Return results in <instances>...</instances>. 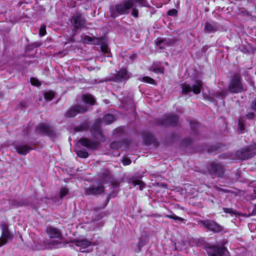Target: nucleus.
<instances>
[{
    "label": "nucleus",
    "mask_w": 256,
    "mask_h": 256,
    "mask_svg": "<svg viewBox=\"0 0 256 256\" xmlns=\"http://www.w3.org/2000/svg\"><path fill=\"white\" fill-rule=\"evenodd\" d=\"M243 90L244 85L241 76L238 74H235L229 82L228 90H222L220 92H214L212 95L218 98H224L228 94V92L232 94H238Z\"/></svg>",
    "instance_id": "obj_1"
},
{
    "label": "nucleus",
    "mask_w": 256,
    "mask_h": 256,
    "mask_svg": "<svg viewBox=\"0 0 256 256\" xmlns=\"http://www.w3.org/2000/svg\"><path fill=\"white\" fill-rule=\"evenodd\" d=\"M134 6H146V0H127L116 4L114 8L111 10V16L116 17L118 15L128 14L131 8Z\"/></svg>",
    "instance_id": "obj_2"
},
{
    "label": "nucleus",
    "mask_w": 256,
    "mask_h": 256,
    "mask_svg": "<svg viewBox=\"0 0 256 256\" xmlns=\"http://www.w3.org/2000/svg\"><path fill=\"white\" fill-rule=\"evenodd\" d=\"M256 154V144L242 148L236 152V156L240 160H245L252 157Z\"/></svg>",
    "instance_id": "obj_3"
},
{
    "label": "nucleus",
    "mask_w": 256,
    "mask_h": 256,
    "mask_svg": "<svg viewBox=\"0 0 256 256\" xmlns=\"http://www.w3.org/2000/svg\"><path fill=\"white\" fill-rule=\"evenodd\" d=\"M130 76L126 68H121L116 74H112L108 78V80L114 82H121L127 80Z\"/></svg>",
    "instance_id": "obj_4"
},
{
    "label": "nucleus",
    "mask_w": 256,
    "mask_h": 256,
    "mask_svg": "<svg viewBox=\"0 0 256 256\" xmlns=\"http://www.w3.org/2000/svg\"><path fill=\"white\" fill-rule=\"evenodd\" d=\"M36 130L38 134H46L52 138L56 136L54 128L48 124H40L36 126Z\"/></svg>",
    "instance_id": "obj_5"
},
{
    "label": "nucleus",
    "mask_w": 256,
    "mask_h": 256,
    "mask_svg": "<svg viewBox=\"0 0 256 256\" xmlns=\"http://www.w3.org/2000/svg\"><path fill=\"white\" fill-rule=\"evenodd\" d=\"M202 86V82L199 80H196L192 87L188 84H182V92L187 94L192 91L194 94H198L200 92Z\"/></svg>",
    "instance_id": "obj_6"
},
{
    "label": "nucleus",
    "mask_w": 256,
    "mask_h": 256,
    "mask_svg": "<svg viewBox=\"0 0 256 256\" xmlns=\"http://www.w3.org/2000/svg\"><path fill=\"white\" fill-rule=\"evenodd\" d=\"M88 110V108L85 106L76 105L70 108L65 113L66 118L75 116L78 114H82Z\"/></svg>",
    "instance_id": "obj_7"
},
{
    "label": "nucleus",
    "mask_w": 256,
    "mask_h": 256,
    "mask_svg": "<svg viewBox=\"0 0 256 256\" xmlns=\"http://www.w3.org/2000/svg\"><path fill=\"white\" fill-rule=\"evenodd\" d=\"M178 122L177 115L169 114L164 115L163 118L159 121V124L162 126H176Z\"/></svg>",
    "instance_id": "obj_8"
},
{
    "label": "nucleus",
    "mask_w": 256,
    "mask_h": 256,
    "mask_svg": "<svg viewBox=\"0 0 256 256\" xmlns=\"http://www.w3.org/2000/svg\"><path fill=\"white\" fill-rule=\"evenodd\" d=\"M91 132L93 136L98 140H104V136L100 129V119L97 120L93 124L91 128Z\"/></svg>",
    "instance_id": "obj_9"
},
{
    "label": "nucleus",
    "mask_w": 256,
    "mask_h": 256,
    "mask_svg": "<svg viewBox=\"0 0 256 256\" xmlns=\"http://www.w3.org/2000/svg\"><path fill=\"white\" fill-rule=\"evenodd\" d=\"M206 252L208 256H224L228 252L224 248H219L215 246L207 248Z\"/></svg>",
    "instance_id": "obj_10"
},
{
    "label": "nucleus",
    "mask_w": 256,
    "mask_h": 256,
    "mask_svg": "<svg viewBox=\"0 0 256 256\" xmlns=\"http://www.w3.org/2000/svg\"><path fill=\"white\" fill-rule=\"evenodd\" d=\"M12 237V234L8 230V226L3 224L2 236L0 238V247L11 240Z\"/></svg>",
    "instance_id": "obj_11"
},
{
    "label": "nucleus",
    "mask_w": 256,
    "mask_h": 256,
    "mask_svg": "<svg viewBox=\"0 0 256 256\" xmlns=\"http://www.w3.org/2000/svg\"><path fill=\"white\" fill-rule=\"evenodd\" d=\"M78 142L83 146L92 150L98 148L100 146L99 142L92 141L86 138H82L80 139Z\"/></svg>",
    "instance_id": "obj_12"
},
{
    "label": "nucleus",
    "mask_w": 256,
    "mask_h": 256,
    "mask_svg": "<svg viewBox=\"0 0 256 256\" xmlns=\"http://www.w3.org/2000/svg\"><path fill=\"white\" fill-rule=\"evenodd\" d=\"M210 172L218 177L222 176L224 174L223 166L220 163L213 162L210 164Z\"/></svg>",
    "instance_id": "obj_13"
},
{
    "label": "nucleus",
    "mask_w": 256,
    "mask_h": 256,
    "mask_svg": "<svg viewBox=\"0 0 256 256\" xmlns=\"http://www.w3.org/2000/svg\"><path fill=\"white\" fill-rule=\"evenodd\" d=\"M71 22L74 28L78 29L85 26L86 20L80 14L74 16L71 19Z\"/></svg>",
    "instance_id": "obj_14"
},
{
    "label": "nucleus",
    "mask_w": 256,
    "mask_h": 256,
    "mask_svg": "<svg viewBox=\"0 0 256 256\" xmlns=\"http://www.w3.org/2000/svg\"><path fill=\"white\" fill-rule=\"evenodd\" d=\"M203 225L206 228L215 232H218L222 230V227L214 221L205 220L203 222Z\"/></svg>",
    "instance_id": "obj_15"
},
{
    "label": "nucleus",
    "mask_w": 256,
    "mask_h": 256,
    "mask_svg": "<svg viewBox=\"0 0 256 256\" xmlns=\"http://www.w3.org/2000/svg\"><path fill=\"white\" fill-rule=\"evenodd\" d=\"M14 148L18 153L22 155L26 154L30 150H32V148L30 146L22 144H16L14 145Z\"/></svg>",
    "instance_id": "obj_16"
},
{
    "label": "nucleus",
    "mask_w": 256,
    "mask_h": 256,
    "mask_svg": "<svg viewBox=\"0 0 256 256\" xmlns=\"http://www.w3.org/2000/svg\"><path fill=\"white\" fill-rule=\"evenodd\" d=\"M104 188L102 186H92L85 190V194L86 195H96L103 192Z\"/></svg>",
    "instance_id": "obj_17"
},
{
    "label": "nucleus",
    "mask_w": 256,
    "mask_h": 256,
    "mask_svg": "<svg viewBox=\"0 0 256 256\" xmlns=\"http://www.w3.org/2000/svg\"><path fill=\"white\" fill-rule=\"evenodd\" d=\"M46 232L50 238H60L62 236L60 232L56 228L54 227H48Z\"/></svg>",
    "instance_id": "obj_18"
},
{
    "label": "nucleus",
    "mask_w": 256,
    "mask_h": 256,
    "mask_svg": "<svg viewBox=\"0 0 256 256\" xmlns=\"http://www.w3.org/2000/svg\"><path fill=\"white\" fill-rule=\"evenodd\" d=\"M72 242L77 246L85 248H88L91 244V242L85 239L82 240H74Z\"/></svg>",
    "instance_id": "obj_19"
},
{
    "label": "nucleus",
    "mask_w": 256,
    "mask_h": 256,
    "mask_svg": "<svg viewBox=\"0 0 256 256\" xmlns=\"http://www.w3.org/2000/svg\"><path fill=\"white\" fill-rule=\"evenodd\" d=\"M217 26L214 22L212 23L207 22L205 24L204 30L206 32H212L216 31Z\"/></svg>",
    "instance_id": "obj_20"
},
{
    "label": "nucleus",
    "mask_w": 256,
    "mask_h": 256,
    "mask_svg": "<svg viewBox=\"0 0 256 256\" xmlns=\"http://www.w3.org/2000/svg\"><path fill=\"white\" fill-rule=\"evenodd\" d=\"M101 180L102 182H106L112 178V174L108 170H104L100 173Z\"/></svg>",
    "instance_id": "obj_21"
},
{
    "label": "nucleus",
    "mask_w": 256,
    "mask_h": 256,
    "mask_svg": "<svg viewBox=\"0 0 256 256\" xmlns=\"http://www.w3.org/2000/svg\"><path fill=\"white\" fill-rule=\"evenodd\" d=\"M82 99L84 102L92 105L94 104L95 102L92 96L88 94H84Z\"/></svg>",
    "instance_id": "obj_22"
},
{
    "label": "nucleus",
    "mask_w": 256,
    "mask_h": 256,
    "mask_svg": "<svg viewBox=\"0 0 256 256\" xmlns=\"http://www.w3.org/2000/svg\"><path fill=\"white\" fill-rule=\"evenodd\" d=\"M156 44L160 49H164L165 48L166 46H168V42L166 39H158L156 41Z\"/></svg>",
    "instance_id": "obj_23"
},
{
    "label": "nucleus",
    "mask_w": 256,
    "mask_h": 256,
    "mask_svg": "<svg viewBox=\"0 0 256 256\" xmlns=\"http://www.w3.org/2000/svg\"><path fill=\"white\" fill-rule=\"evenodd\" d=\"M114 120L115 118L114 116L110 114H106L103 119L104 122L106 124H111L112 122H114Z\"/></svg>",
    "instance_id": "obj_24"
},
{
    "label": "nucleus",
    "mask_w": 256,
    "mask_h": 256,
    "mask_svg": "<svg viewBox=\"0 0 256 256\" xmlns=\"http://www.w3.org/2000/svg\"><path fill=\"white\" fill-rule=\"evenodd\" d=\"M76 152L78 156L82 158H86L88 156V153L84 149L76 150Z\"/></svg>",
    "instance_id": "obj_25"
},
{
    "label": "nucleus",
    "mask_w": 256,
    "mask_h": 256,
    "mask_svg": "<svg viewBox=\"0 0 256 256\" xmlns=\"http://www.w3.org/2000/svg\"><path fill=\"white\" fill-rule=\"evenodd\" d=\"M142 138L146 144H150L153 140L152 136L150 133H144L142 134Z\"/></svg>",
    "instance_id": "obj_26"
},
{
    "label": "nucleus",
    "mask_w": 256,
    "mask_h": 256,
    "mask_svg": "<svg viewBox=\"0 0 256 256\" xmlns=\"http://www.w3.org/2000/svg\"><path fill=\"white\" fill-rule=\"evenodd\" d=\"M132 182L134 186H138V188L140 190L145 188V184L144 182L139 180H134Z\"/></svg>",
    "instance_id": "obj_27"
},
{
    "label": "nucleus",
    "mask_w": 256,
    "mask_h": 256,
    "mask_svg": "<svg viewBox=\"0 0 256 256\" xmlns=\"http://www.w3.org/2000/svg\"><path fill=\"white\" fill-rule=\"evenodd\" d=\"M223 210L224 212L230 214L231 216L239 215V213L232 208H224Z\"/></svg>",
    "instance_id": "obj_28"
},
{
    "label": "nucleus",
    "mask_w": 256,
    "mask_h": 256,
    "mask_svg": "<svg viewBox=\"0 0 256 256\" xmlns=\"http://www.w3.org/2000/svg\"><path fill=\"white\" fill-rule=\"evenodd\" d=\"M54 96V94L53 92H47L44 94V97L46 100L50 101L52 100Z\"/></svg>",
    "instance_id": "obj_29"
},
{
    "label": "nucleus",
    "mask_w": 256,
    "mask_h": 256,
    "mask_svg": "<svg viewBox=\"0 0 256 256\" xmlns=\"http://www.w3.org/2000/svg\"><path fill=\"white\" fill-rule=\"evenodd\" d=\"M142 80L144 82L148 83L150 84H156L154 80V79H152V78H150L148 76H144L142 78Z\"/></svg>",
    "instance_id": "obj_30"
},
{
    "label": "nucleus",
    "mask_w": 256,
    "mask_h": 256,
    "mask_svg": "<svg viewBox=\"0 0 256 256\" xmlns=\"http://www.w3.org/2000/svg\"><path fill=\"white\" fill-rule=\"evenodd\" d=\"M110 146L112 149H118L121 147V142H114L110 144Z\"/></svg>",
    "instance_id": "obj_31"
},
{
    "label": "nucleus",
    "mask_w": 256,
    "mask_h": 256,
    "mask_svg": "<svg viewBox=\"0 0 256 256\" xmlns=\"http://www.w3.org/2000/svg\"><path fill=\"white\" fill-rule=\"evenodd\" d=\"M166 218L174 220H178V221H183L184 219L182 218H181L177 216H176L174 214H170V215H166Z\"/></svg>",
    "instance_id": "obj_32"
},
{
    "label": "nucleus",
    "mask_w": 256,
    "mask_h": 256,
    "mask_svg": "<svg viewBox=\"0 0 256 256\" xmlns=\"http://www.w3.org/2000/svg\"><path fill=\"white\" fill-rule=\"evenodd\" d=\"M82 40L84 43L92 44L94 42V39L92 37L86 36L84 37Z\"/></svg>",
    "instance_id": "obj_33"
},
{
    "label": "nucleus",
    "mask_w": 256,
    "mask_h": 256,
    "mask_svg": "<svg viewBox=\"0 0 256 256\" xmlns=\"http://www.w3.org/2000/svg\"><path fill=\"white\" fill-rule=\"evenodd\" d=\"M238 128L240 132L242 133L244 130V120L242 118L238 120Z\"/></svg>",
    "instance_id": "obj_34"
},
{
    "label": "nucleus",
    "mask_w": 256,
    "mask_h": 256,
    "mask_svg": "<svg viewBox=\"0 0 256 256\" xmlns=\"http://www.w3.org/2000/svg\"><path fill=\"white\" fill-rule=\"evenodd\" d=\"M199 126V124L196 122H191L190 123V128L194 132L196 131Z\"/></svg>",
    "instance_id": "obj_35"
},
{
    "label": "nucleus",
    "mask_w": 256,
    "mask_h": 256,
    "mask_svg": "<svg viewBox=\"0 0 256 256\" xmlns=\"http://www.w3.org/2000/svg\"><path fill=\"white\" fill-rule=\"evenodd\" d=\"M87 128V126L86 124H82L80 126H76L74 128V130L76 132H82L86 130Z\"/></svg>",
    "instance_id": "obj_36"
},
{
    "label": "nucleus",
    "mask_w": 256,
    "mask_h": 256,
    "mask_svg": "<svg viewBox=\"0 0 256 256\" xmlns=\"http://www.w3.org/2000/svg\"><path fill=\"white\" fill-rule=\"evenodd\" d=\"M68 190L66 188H64L61 189L60 191V198H64L66 194H68Z\"/></svg>",
    "instance_id": "obj_37"
},
{
    "label": "nucleus",
    "mask_w": 256,
    "mask_h": 256,
    "mask_svg": "<svg viewBox=\"0 0 256 256\" xmlns=\"http://www.w3.org/2000/svg\"><path fill=\"white\" fill-rule=\"evenodd\" d=\"M39 34L40 36H44L46 34V26L42 25L40 26L39 30Z\"/></svg>",
    "instance_id": "obj_38"
},
{
    "label": "nucleus",
    "mask_w": 256,
    "mask_h": 256,
    "mask_svg": "<svg viewBox=\"0 0 256 256\" xmlns=\"http://www.w3.org/2000/svg\"><path fill=\"white\" fill-rule=\"evenodd\" d=\"M30 82L32 85L38 86L40 85V82L38 81V80L35 78H31Z\"/></svg>",
    "instance_id": "obj_39"
},
{
    "label": "nucleus",
    "mask_w": 256,
    "mask_h": 256,
    "mask_svg": "<svg viewBox=\"0 0 256 256\" xmlns=\"http://www.w3.org/2000/svg\"><path fill=\"white\" fill-rule=\"evenodd\" d=\"M137 6H134L133 8H132V15L135 18L138 16V10L136 9Z\"/></svg>",
    "instance_id": "obj_40"
},
{
    "label": "nucleus",
    "mask_w": 256,
    "mask_h": 256,
    "mask_svg": "<svg viewBox=\"0 0 256 256\" xmlns=\"http://www.w3.org/2000/svg\"><path fill=\"white\" fill-rule=\"evenodd\" d=\"M152 70L157 74H163L164 72V69L162 68H154Z\"/></svg>",
    "instance_id": "obj_41"
},
{
    "label": "nucleus",
    "mask_w": 256,
    "mask_h": 256,
    "mask_svg": "<svg viewBox=\"0 0 256 256\" xmlns=\"http://www.w3.org/2000/svg\"><path fill=\"white\" fill-rule=\"evenodd\" d=\"M178 12L176 9H172L168 12V14L171 16H176Z\"/></svg>",
    "instance_id": "obj_42"
},
{
    "label": "nucleus",
    "mask_w": 256,
    "mask_h": 256,
    "mask_svg": "<svg viewBox=\"0 0 256 256\" xmlns=\"http://www.w3.org/2000/svg\"><path fill=\"white\" fill-rule=\"evenodd\" d=\"M132 161L128 158H124L122 160V162L124 166H128L131 164Z\"/></svg>",
    "instance_id": "obj_43"
},
{
    "label": "nucleus",
    "mask_w": 256,
    "mask_h": 256,
    "mask_svg": "<svg viewBox=\"0 0 256 256\" xmlns=\"http://www.w3.org/2000/svg\"><path fill=\"white\" fill-rule=\"evenodd\" d=\"M101 50L104 53H108L109 49L108 46L106 44H103L101 46Z\"/></svg>",
    "instance_id": "obj_44"
},
{
    "label": "nucleus",
    "mask_w": 256,
    "mask_h": 256,
    "mask_svg": "<svg viewBox=\"0 0 256 256\" xmlns=\"http://www.w3.org/2000/svg\"><path fill=\"white\" fill-rule=\"evenodd\" d=\"M192 140L190 138H186L183 140L182 144L184 146H187L190 144L192 142Z\"/></svg>",
    "instance_id": "obj_45"
},
{
    "label": "nucleus",
    "mask_w": 256,
    "mask_h": 256,
    "mask_svg": "<svg viewBox=\"0 0 256 256\" xmlns=\"http://www.w3.org/2000/svg\"><path fill=\"white\" fill-rule=\"evenodd\" d=\"M254 116V114L253 112H249L246 114V117L248 119H252Z\"/></svg>",
    "instance_id": "obj_46"
},
{
    "label": "nucleus",
    "mask_w": 256,
    "mask_h": 256,
    "mask_svg": "<svg viewBox=\"0 0 256 256\" xmlns=\"http://www.w3.org/2000/svg\"><path fill=\"white\" fill-rule=\"evenodd\" d=\"M50 243L52 244V246H56L58 244H60L57 240H51Z\"/></svg>",
    "instance_id": "obj_47"
},
{
    "label": "nucleus",
    "mask_w": 256,
    "mask_h": 256,
    "mask_svg": "<svg viewBox=\"0 0 256 256\" xmlns=\"http://www.w3.org/2000/svg\"><path fill=\"white\" fill-rule=\"evenodd\" d=\"M252 108L254 110H256V100L252 103Z\"/></svg>",
    "instance_id": "obj_48"
},
{
    "label": "nucleus",
    "mask_w": 256,
    "mask_h": 256,
    "mask_svg": "<svg viewBox=\"0 0 256 256\" xmlns=\"http://www.w3.org/2000/svg\"><path fill=\"white\" fill-rule=\"evenodd\" d=\"M28 128H24V132L22 134V135L25 136L26 134L28 133Z\"/></svg>",
    "instance_id": "obj_49"
},
{
    "label": "nucleus",
    "mask_w": 256,
    "mask_h": 256,
    "mask_svg": "<svg viewBox=\"0 0 256 256\" xmlns=\"http://www.w3.org/2000/svg\"><path fill=\"white\" fill-rule=\"evenodd\" d=\"M216 189L219 190H222V191H223L224 192H228V190H223V189H222V188H218L216 187Z\"/></svg>",
    "instance_id": "obj_50"
},
{
    "label": "nucleus",
    "mask_w": 256,
    "mask_h": 256,
    "mask_svg": "<svg viewBox=\"0 0 256 256\" xmlns=\"http://www.w3.org/2000/svg\"><path fill=\"white\" fill-rule=\"evenodd\" d=\"M144 245V244H142V242L141 241H140L138 244V246L139 247H142Z\"/></svg>",
    "instance_id": "obj_51"
},
{
    "label": "nucleus",
    "mask_w": 256,
    "mask_h": 256,
    "mask_svg": "<svg viewBox=\"0 0 256 256\" xmlns=\"http://www.w3.org/2000/svg\"><path fill=\"white\" fill-rule=\"evenodd\" d=\"M135 57H136L135 54H133V55L131 56L130 58L132 59V61L135 58Z\"/></svg>",
    "instance_id": "obj_52"
},
{
    "label": "nucleus",
    "mask_w": 256,
    "mask_h": 256,
    "mask_svg": "<svg viewBox=\"0 0 256 256\" xmlns=\"http://www.w3.org/2000/svg\"><path fill=\"white\" fill-rule=\"evenodd\" d=\"M20 106H23V107H25V106H25V105H24V104H23V102H21V103L20 104Z\"/></svg>",
    "instance_id": "obj_53"
},
{
    "label": "nucleus",
    "mask_w": 256,
    "mask_h": 256,
    "mask_svg": "<svg viewBox=\"0 0 256 256\" xmlns=\"http://www.w3.org/2000/svg\"><path fill=\"white\" fill-rule=\"evenodd\" d=\"M162 186L163 187H164V186H165V184H162Z\"/></svg>",
    "instance_id": "obj_54"
}]
</instances>
